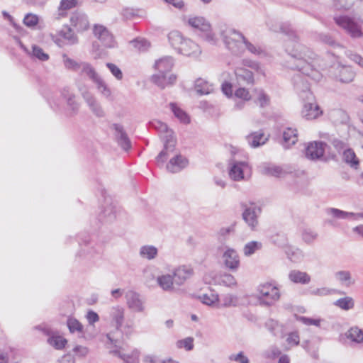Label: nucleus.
Segmentation results:
<instances>
[{"instance_id":"9","label":"nucleus","mask_w":363,"mask_h":363,"mask_svg":"<svg viewBox=\"0 0 363 363\" xmlns=\"http://www.w3.org/2000/svg\"><path fill=\"white\" fill-rule=\"evenodd\" d=\"M111 128L115 130V136L118 145L125 151H128L132 148V144L124 128L118 123H113Z\"/></svg>"},{"instance_id":"29","label":"nucleus","mask_w":363,"mask_h":363,"mask_svg":"<svg viewBox=\"0 0 363 363\" xmlns=\"http://www.w3.org/2000/svg\"><path fill=\"white\" fill-rule=\"evenodd\" d=\"M111 317L116 323V330H120L124 320V309L120 306L113 307L111 312Z\"/></svg>"},{"instance_id":"16","label":"nucleus","mask_w":363,"mask_h":363,"mask_svg":"<svg viewBox=\"0 0 363 363\" xmlns=\"http://www.w3.org/2000/svg\"><path fill=\"white\" fill-rule=\"evenodd\" d=\"M178 52L186 56L197 57L201 51L198 44L190 39L185 38L178 49Z\"/></svg>"},{"instance_id":"34","label":"nucleus","mask_w":363,"mask_h":363,"mask_svg":"<svg viewBox=\"0 0 363 363\" xmlns=\"http://www.w3.org/2000/svg\"><path fill=\"white\" fill-rule=\"evenodd\" d=\"M171 110L175 117H177L182 123L188 124L190 123L189 116L187 113L177 106L174 103L170 104Z\"/></svg>"},{"instance_id":"56","label":"nucleus","mask_w":363,"mask_h":363,"mask_svg":"<svg viewBox=\"0 0 363 363\" xmlns=\"http://www.w3.org/2000/svg\"><path fill=\"white\" fill-rule=\"evenodd\" d=\"M152 82L160 88L164 89L167 84L166 74L159 72V74H153Z\"/></svg>"},{"instance_id":"7","label":"nucleus","mask_w":363,"mask_h":363,"mask_svg":"<svg viewBox=\"0 0 363 363\" xmlns=\"http://www.w3.org/2000/svg\"><path fill=\"white\" fill-rule=\"evenodd\" d=\"M242 207L244 208V211L242 214V219L251 228L255 230L258 224V214L261 213L260 207H247L245 203H242Z\"/></svg>"},{"instance_id":"45","label":"nucleus","mask_w":363,"mask_h":363,"mask_svg":"<svg viewBox=\"0 0 363 363\" xmlns=\"http://www.w3.org/2000/svg\"><path fill=\"white\" fill-rule=\"evenodd\" d=\"M335 277L341 283H345L347 286L354 284L352 279L351 274L349 271H339L335 273Z\"/></svg>"},{"instance_id":"2","label":"nucleus","mask_w":363,"mask_h":363,"mask_svg":"<svg viewBox=\"0 0 363 363\" xmlns=\"http://www.w3.org/2000/svg\"><path fill=\"white\" fill-rule=\"evenodd\" d=\"M165 135L162 137L164 143L163 149L155 158L157 166L160 167L167 160L169 154L176 150L177 140L173 130L168 128L167 131L164 133Z\"/></svg>"},{"instance_id":"6","label":"nucleus","mask_w":363,"mask_h":363,"mask_svg":"<svg viewBox=\"0 0 363 363\" xmlns=\"http://www.w3.org/2000/svg\"><path fill=\"white\" fill-rule=\"evenodd\" d=\"M328 145L323 141H313L308 143L305 149L306 157L311 160L328 161L324 155Z\"/></svg>"},{"instance_id":"15","label":"nucleus","mask_w":363,"mask_h":363,"mask_svg":"<svg viewBox=\"0 0 363 363\" xmlns=\"http://www.w3.org/2000/svg\"><path fill=\"white\" fill-rule=\"evenodd\" d=\"M294 171V168L289 165H273L264 167L262 174L275 177H284L286 174L293 173Z\"/></svg>"},{"instance_id":"33","label":"nucleus","mask_w":363,"mask_h":363,"mask_svg":"<svg viewBox=\"0 0 363 363\" xmlns=\"http://www.w3.org/2000/svg\"><path fill=\"white\" fill-rule=\"evenodd\" d=\"M184 39L178 30H172L168 34V40L171 45L177 50L180 48Z\"/></svg>"},{"instance_id":"48","label":"nucleus","mask_w":363,"mask_h":363,"mask_svg":"<svg viewBox=\"0 0 363 363\" xmlns=\"http://www.w3.org/2000/svg\"><path fill=\"white\" fill-rule=\"evenodd\" d=\"M99 91L105 97L108 98L111 95V89L108 87L104 80L99 77L95 82Z\"/></svg>"},{"instance_id":"30","label":"nucleus","mask_w":363,"mask_h":363,"mask_svg":"<svg viewBox=\"0 0 363 363\" xmlns=\"http://www.w3.org/2000/svg\"><path fill=\"white\" fill-rule=\"evenodd\" d=\"M195 89L200 95L208 94L213 90L212 84H210L207 81L199 78L195 81Z\"/></svg>"},{"instance_id":"24","label":"nucleus","mask_w":363,"mask_h":363,"mask_svg":"<svg viewBox=\"0 0 363 363\" xmlns=\"http://www.w3.org/2000/svg\"><path fill=\"white\" fill-rule=\"evenodd\" d=\"M328 213L331 214L334 218L338 219H347V218H353L357 219L358 217L363 218V212L354 213L352 212H347L342 211L338 208H330L328 210Z\"/></svg>"},{"instance_id":"59","label":"nucleus","mask_w":363,"mask_h":363,"mask_svg":"<svg viewBox=\"0 0 363 363\" xmlns=\"http://www.w3.org/2000/svg\"><path fill=\"white\" fill-rule=\"evenodd\" d=\"M106 67L108 68L111 74L118 79L121 80L123 79V72L121 69L115 64L108 62Z\"/></svg>"},{"instance_id":"57","label":"nucleus","mask_w":363,"mask_h":363,"mask_svg":"<svg viewBox=\"0 0 363 363\" xmlns=\"http://www.w3.org/2000/svg\"><path fill=\"white\" fill-rule=\"evenodd\" d=\"M65 66L69 69L77 71L82 67V62L78 63L74 60L69 58L66 55H63Z\"/></svg>"},{"instance_id":"39","label":"nucleus","mask_w":363,"mask_h":363,"mask_svg":"<svg viewBox=\"0 0 363 363\" xmlns=\"http://www.w3.org/2000/svg\"><path fill=\"white\" fill-rule=\"evenodd\" d=\"M174 282V278L169 274L162 275L157 278L159 286L165 291L171 290Z\"/></svg>"},{"instance_id":"37","label":"nucleus","mask_w":363,"mask_h":363,"mask_svg":"<svg viewBox=\"0 0 363 363\" xmlns=\"http://www.w3.org/2000/svg\"><path fill=\"white\" fill-rule=\"evenodd\" d=\"M357 0H333L335 9L338 11H349Z\"/></svg>"},{"instance_id":"63","label":"nucleus","mask_w":363,"mask_h":363,"mask_svg":"<svg viewBox=\"0 0 363 363\" xmlns=\"http://www.w3.org/2000/svg\"><path fill=\"white\" fill-rule=\"evenodd\" d=\"M229 359L231 361L238 362L239 363H249L250 362L248 357L244 354L243 352H240L237 354H231L229 357Z\"/></svg>"},{"instance_id":"40","label":"nucleus","mask_w":363,"mask_h":363,"mask_svg":"<svg viewBox=\"0 0 363 363\" xmlns=\"http://www.w3.org/2000/svg\"><path fill=\"white\" fill-rule=\"evenodd\" d=\"M82 73H85L93 82L100 77L94 68L88 62H82L81 74Z\"/></svg>"},{"instance_id":"26","label":"nucleus","mask_w":363,"mask_h":363,"mask_svg":"<svg viewBox=\"0 0 363 363\" xmlns=\"http://www.w3.org/2000/svg\"><path fill=\"white\" fill-rule=\"evenodd\" d=\"M289 279L294 283L306 284L311 281V277L303 272L292 270L289 274Z\"/></svg>"},{"instance_id":"55","label":"nucleus","mask_w":363,"mask_h":363,"mask_svg":"<svg viewBox=\"0 0 363 363\" xmlns=\"http://www.w3.org/2000/svg\"><path fill=\"white\" fill-rule=\"evenodd\" d=\"M319 40L322 43L333 48L340 46V44L330 34L320 33L319 35Z\"/></svg>"},{"instance_id":"64","label":"nucleus","mask_w":363,"mask_h":363,"mask_svg":"<svg viewBox=\"0 0 363 363\" xmlns=\"http://www.w3.org/2000/svg\"><path fill=\"white\" fill-rule=\"evenodd\" d=\"M138 9L126 7L122 11V16L126 19H132L138 16Z\"/></svg>"},{"instance_id":"22","label":"nucleus","mask_w":363,"mask_h":363,"mask_svg":"<svg viewBox=\"0 0 363 363\" xmlns=\"http://www.w3.org/2000/svg\"><path fill=\"white\" fill-rule=\"evenodd\" d=\"M238 82H242L246 85L252 86L255 82L253 73L245 68H237L235 71Z\"/></svg>"},{"instance_id":"14","label":"nucleus","mask_w":363,"mask_h":363,"mask_svg":"<svg viewBox=\"0 0 363 363\" xmlns=\"http://www.w3.org/2000/svg\"><path fill=\"white\" fill-rule=\"evenodd\" d=\"M188 164V159L179 153L170 159L166 168L171 173H177L187 167Z\"/></svg>"},{"instance_id":"51","label":"nucleus","mask_w":363,"mask_h":363,"mask_svg":"<svg viewBox=\"0 0 363 363\" xmlns=\"http://www.w3.org/2000/svg\"><path fill=\"white\" fill-rule=\"evenodd\" d=\"M177 346L179 348H185L186 351H191L194 349V338L188 337L184 339L178 340L177 342Z\"/></svg>"},{"instance_id":"21","label":"nucleus","mask_w":363,"mask_h":363,"mask_svg":"<svg viewBox=\"0 0 363 363\" xmlns=\"http://www.w3.org/2000/svg\"><path fill=\"white\" fill-rule=\"evenodd\" d=\"M192 268L186 266L179 267L174 272V281L178 285L182 284L193 275Z\"/></svg>"},{"instance_id":"44","label":"nucleus","mask_w":363,"mask_h":363,"mask_svg":"<svg viewBox=\"0 0 363 363\" xmlns=\"http://www.w3.org/2000/svg\"><path fill=\"white\" fill-rule=\"evenodd\" d=\"M334 304L336 306H338L341 309L347 311L352 308L354 306V301L352 298L347 296L345 298H341L337 300Z\"/></svg>"},{"instance_id":"60","label":"nucleus","mask_w":363,"mask_h":363,"mask_svg":"<svg viewBox=\"0 0 363 363\" xmlns=\"http://www.w3.org/2000/svg\"><path fill=\"white\" fill-rule=\"evenodd\" d=\"M148 126L158 130L160 133H164L165 131H167V129L169 128L166 123L160 121H150L148 123Z\"/></svg>"},{"instance_id":"46","label":"nucleus","mask_w":363,"mask_h":363,"mask_svg":"<svg viewBox=\"0 0 363 363\" xmlns=\"http://www.w3.org/2000/svg\"><path fill=\"white\" fill-rule=\"evenodd\" d=\"M32 56L42 62L47 61L49 59L48 54L45 53L40 47L36 45L32 46Z\"/></svg>"},{"instance_id":"12","label":"nucleus","mask_w":363,"mask_h":363,"mask_svg":"<svg viewBox=\"0 0 363 363\" xmlns=\"http://www.w3.org/2000/svg\"><path fill=\"white\" fill-rule=\"evenodd\" d=\"M229 177L234 181L244 179V169L248 167L246 162H239L231 159L229 160Z\"/></svg>"},{"instance_id":"10","label":"nucleus","mask_w":363,"mask_h":363,"mask_svg":"<svg viewBox=\"0 0 363 363\" xmlns=\"http://www.w3.org/2000/svg\"><path fill=\"white\" fill-rule=\"evenodd\" d=\"M93 33L94 35L101 42L102 45L106 48H113L115 41L113 35L108 29L101 25H94Z\"/></svg>"},{"instance_id":"43","label":"nucleus","mask_w":363,"mask_h":363,"mask_svg":"<svg viewBox=\"0 0 363 363\" xmlns=\"http://www.w3.org/2000/svg\"><path fill=\"white\" fill-rule=\"evenodd\" d=\"M66 104L68 108L69 116H74L79 113L80 104L76 100V97L69 98V100L66 101Z\"/></svg>"},{"instance_id":"35","label":"nucleus","mask_w":363,"mask_h":363,"mask_svg":"<svg viewBox=\"0 0 363 363\" xmlns=\"http://www.w3.org/2000/svg\"><path fill=\"white\" fill-rule=\"evenodd\" d=\"M67 326L71 333L84 332L83 325L75 318L69 316L67 320Z\"/></svg>"},{"instance_id":"5","label":"nucleus","mask_w":363,"mask_h":363,"mask_svg":"<svg viewBox=\"0 0 363 363\" xmlns=\"http://www.w3.org/2000/svg\"><path fill=\"white\" fill-rule=\"evenodd\" d=\"M335 23L343 28L352 38H360L363 36L361 26L347 16H339L334 17Z\"/></svg>"},{"instance_id":"25","label":"nucleus","mask_w":363,"mask_h":363,"mask_svg":"<svg viewBox=\"0 0 363 363\" xmlns=\"http://www.w3.org/2000/svg\"><path fill=\"white\" fill-rule=\"evenodd\" d=\"M174 65L173 59L171 57H165L156 61L155 68L160 73L166 74L171 71Z\"/></svg>"},{"instance_id":"50","label":"nucleus","mask_w":363,"mask_h":363,"mask_svg":"<svg viewBox=\"0 0 363 363\" xmlns=\"http://www.w3.org/2000/svg\"><path fill=\"white\" fill-rule=\"evenodd\" d=\"M262 247V243L257 241H252L247 243L244 247V253L246 256H249L255 253L257 250Z\"/></svg>"},{"instance_id":"31","label":"nucleus","mask_w":363,"mask_h":363,"mask_svg":"<svg viewBox=\"0 0 363 363\" xmlns=\"http://www.w3.org/2000/svg\"><path fill=\"white\" fill-rule=\"evenodd\" d=\"M337 69L339 72V80L341 82L350 83L354 79V73L352 71L350 67L339 65Z\"/></svg>"},{"instance_id":"8","label":"nucleus","mask_w":363,"mask_h":363,"mask_svg":"<svg viewBox=\"0 0 363 363\" xmlns=\"http://www.w3.org/2000/svg\"><path fill=\"white\" fill-rule=\"evenodd\" d=\"M296 68L299 71H301V73L294 74L292 78L294 89L297 92H307V95L312 96V93L309 92V86L306 80V77L302 74H305L308 75V73L303 71L305 68L303 66L300 67L299 65H296ZM307 97L309 98L308 96H307Z\"/></svg>"},{"instance_id":"18","label":"nucleus","mask_w":363,"mask_h":363,"mask_svg":"<svg viewBox=\"0 0 363 363\" xmlns=\"http://www.w3.org/2000/svg\"><path fill=\"white\" fill-rule=\"evenodd\" d=\"M127 303L130 308L137 312L144 311L143 302L140 298L139 294L129 291L126 294Z\"/></svg>"},{"instance_id":"23","label":"nucleus","mask_w":363,"mask_h":363,"mask_svg":"<svg viewBox=\"0 0 363 363\" xmlns=\"http://www.w3.org/2000/svg\"><path fill=\"white\" fill-rule=\"evenodd\" d=\"M246 140L251 147H257L262 145H264L268 139L264 138L263 132L258 131L249 134L246 137Z\"/></svg>"},{"instance_id":"41","label":"nucleus","mask_w":363,"mask_h":363,"mask_svg":"<svg viewBox=\"0 0 363 363\" xmlns=\"http://www.w3.org/2000/svg\"><path fill=\"white\" fill-rule=\"evenodd\" d=\"M157 249L152 245H145L140 248V254L143 257L152 259L157 255Z\"/></svg>"},{"instance_id":"47","label":"nucleus","mask_w":363,"mask_h":363,"mask_svg":"<svg viewBox=\"0 0 363 363\" xmlns=\"http://www.w3.org/2000/svg\"><path fill=\"white\" fill-rule=\"evenodd\" d=\"M270 240L274 245L279 247H284L287 244V238L284 233H279L272 235Z\"/></svg>"},{"instance_id":"19","label":"nucleus","mask_w":363,"mask_h":363,"mask_svg":"<svg viewBox=\"0 0 363 363\" xmlns=\"http://www.w3.org/2000/svg\"><path fill=\"white\" fill-rule=\"evenodd\" d=\"M301 113L307 120H312L318 118L323 111L318 104L308 102L304 104Z\"/></svg>"},{"instance_id":"27","label":"nucleus","mask_w":363,"mask_h":363,"mask_svg":"<svg viewBox=\"0 0 363 363\" xmlns=\"http://www.w3.org/2000/svg\"><path fill=\"white\" fill-rule=\"evenodd\" d=\"M342 160L355 169L359 167V160L357 157L354 150L351 148H347L343 151Z\"/></svg>"},{"instance_id":"32","label":"nucleus","mask_w":363,"mask_h":363,"mask_svg":"<svg viewBox=\"0 0 363 363\" xmlns=\"http://www.w3.org/2000/svg\"><path fill=\"white\" fill-rule=\"evenodd\" d=\"M347 338L356 343L363 342V330L358 327L351 328L346 333Z\"/></svg>"},{"instance_id":"58","label":"nucleus","mask_w":363,"mask_h":363,"mask_svg":"<svg viewBox=\"0 0 363 363\" xmlns=\"http://www.w3.org/2000/svg\"><path fill=\"white\" fill-rule=\"evenodd\" d=\"M239 38L242 40V43L245 45V48L247 49L250 52L253 54L260 53V50L257 49L253 44L249 42L242 33H239Z\"/></svg>"},{"instance_id":"4","label":"nucleus","mask_w":363,"mask_h":363,"mask_svg":"<svg viewBox=\"0 0 363 363\" xmlns=\"http://www.w3.org/2000/svg\"><path fill=\"white\" fill-rule=\"evenodd\" d=\"M257 291L259 294L258 301L261 306H271L280 297L278 289L270 283L260 284Z\"/></svg>"},{"instance_id":"62","label":"nucleus","mask_w":363,"mask_h":363,"mask_svg":"<svg viewBox=\"0 0 363 363\" xmlns=\"http://www.w3.org/2000/svg\"><path fill=\"white\" fill-rule=\"evenodd\" d=\"M318 235L310 230H304L302 234L303 240L308 244L312 243L317 238Z\"/></svg>"},{"instance_id":"52","label":"nucleus","mask_w":363,"mask_h":363,"mask_svg":"<svg viewBox=\"0 0 363 363\" xmlns=\"http://www.w3.org/2000/svg\"><path fill=\"white\" fill-rule=\"evenodd\" d=\"M23 23L28 28H33L39 22L38 16L33 13H27L23 21Z\"/></svg>"},{"instance_id":"49","label":"nucleus","mask_w":363,"mask_h":363,"mask_svg":"<svg viewBox=\"0 0 363 363\" xmlns=\"http://www.w3.org/2000/svg\"><path fill=\"white\" fill-rule=\"evenodd\" d=\"M219 283L228 287L237 285L235 277L233 275L227 273H224L220 276Z\"/></svg>"},{"instance_id":"36","label":"nucleus","mask_w":363,"mask_h":363,"mask_svg":"<svg viewBox=\"0 0 363 363\" xmlns=\"http://www.w3.org/2000/svg\"><path fill=\"white\" fill-rule=\"evenodd\" d=\"M48 342L56 350H62L67 345V340L60 335H52L48 339Z\"/></svg>"},{"instance_id":"54","label":"nucleus","mask_w":363,"mask_h":363,"mask_svg":"<svg viewBox=\"0 0 363 363\" xmlns=\"http://www.w3.org/2000/svg\"><path fill=\"white\" fill-rule=\"evenodd\" d=\"M199 298L203 303L208 306H212L219 300L218 295L213 293H211L210 295L206 294H203L199 296Z\"/></svg>"},{"instance_id":"53","label":"nucleus","mask_w":363,"mask_h":363,"mask_svg":"<svg viewBox=\"0 0 363 363\" xmlns=\"http://www.w3.org/2000/svg\"><path fill=\"white\" fill-rule=\"evenodd\" d=\"M130 43L140 51H145L150 46V43L144 38H135Z\"/></svg>"},{"instance_id":"20","label":"nucleus","mask_w":363,"mask_h":363,"mask_svg":"<svg viewBox=\"0 0 363 363\" xmlns=\"http://www.w3.org/2000/svg\"><path fill=\"white\" fill-rule=\"evenodd\" d=\"M91 112L97 118H103L106 116L105 111L100 102L93 94L84 100Z\"/></svg>"},{"instance_id":"38","label":"nucleus","mask_w":363,"mask_h":363,"mask_svg":"<svg viewBox=\"0 0 363 363\" xmlns=\"http://www.w3.org/2000/svg\"><path fill=\"white\" fill-rule=\"evenodd\" d=\"M77 0H61L60 6L58 8L59 16L64 17L66 16L67 10L71 9L77 5Z\"/></svg>"},{"instance_id":"28","label":"nucleus","mask_w":363,"mask_h":363,"mask_svg":"<svg viewBox=\"0 0 363 363\" xmlns=\"http://www.w3.org/2000/svg\"><path fill=\"white\" fill-rule=\"evenodd\" d=\"M188 23L189 26L201 31H208L211 28L210 23L203 17L190 18Z\"/></svg>"},{"instance_id":"42","label":"nucleus","mask_w":363,"mask_h":363,"mask_svg":"<svg viewBox=\"0 0 363 363\" xmlns=\"http://www.w3.org/2000/svg\"><path fill=\"white\" fill-rule=\"evenodd\" d=\"M283 140L287 146L295 144L297 140L296 130L287 128V130L283 133Z\"/></svg>"},{"instance_id":"13","label":"nucleus","mask_w":363,"mask_h":363,"mask_svg":"<svg viewBox=\"0 0 363 363\" xmlns=\"http://www.w3.org/2000/svg\"><path fill=\"white\" fill-rule=\"evenodd\" d=\"M105 203L106 205L99 213L98 219L101 223H112L116 218V207L106 198H105Z\"/></svg>"},{"instance_id":"61","label":"nucleus","mask_w":363,"mask_h":363,"mask_svg":"<svg viewBox=\"0 0 363 363\" xmlns=\"http://www.w3.org/2000/svg\"><path fill=\"white\" fill-rule=\"evenodd\" d=\"M77 86L84 101L89 98V96H91V95H93V94L89 91L87 86L85 84L78 83L77 84Z\"/></svg>"},{"instance_id":"17","label":"nucleus","mask_w":363,"mask_h":363,"mask_svg":"<svg viewBox=\"0 0 363 363\" xmlns=\"http://www.w3.org/2000/svg\"><path fill=\"white\" fill-rule=\"evenodd\" d=\"M269 29L276 33L279 32L284 33L295 42H297L298 39L296 30H294L291 24L288 23H280L276 25H272L269 26Z\"/></svg>"},{"instance_id":"1","label":"nucleus","mask_w":363,"mask_h":363,"mask_svg":"<svg viewBox=\"0 0 363 363\" xmlns=\"http://www.w3.org/2000/svg\"><path fill=\"white\" fill-rule=\"evenodd\" d=\"M69 21L70 26H65L64 28L60 30V35L72 44H74L78 41L74 30L77 33H82L89 28L90 24L88 16L81 11L72 13Z\"/></svg>"},{"instance_id":"11","label":"nucleus","mask_w":363,"mask_h":363,"mask_svg":"<svg viewBox=\"0 0 363 363\" xmlns=\"http://www.w3.org/2000/svg\"><path fill=\"white\" fill-rule=\"evenodd\" d=\"M223 264L226 268L232 272H236L240 267V257L233 248L227 247L222 256Z\"/></svg>"},{"instance_id":"3","label":"nucleus","mask_w":363,"mask_h":363,"mask_svg":"<svg viewBox=\"0 0 363 363\" xmlns=\"http://www.w3.org/2000/svg\"><path fill=\"white\" fill-rule=\"evenodd\" d=\"M239 33H241L235 29H228L222 33L226 48L236 56L241 55L245 51L242 40L240 41L241 39L239 38Z\"/></svg>"}]
</instances>
